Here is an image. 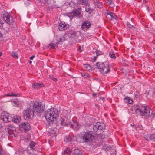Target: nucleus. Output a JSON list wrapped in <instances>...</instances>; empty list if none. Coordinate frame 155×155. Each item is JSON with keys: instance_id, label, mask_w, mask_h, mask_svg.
Masks as SVG:
<instances>
[{"instance_id": "1", "label": "nucleus", "mask_w": 155, "mask_h": 155, "mask_svg": "<svg viewBox=\"0 0 155 155\" xmlns=\"http://www.w3.org/2000/svg\"><path fill=\"white\" fill-rule=\"evenodd\" d=\"M45 117L47 120L54 121L58 117V111L54 108L48 109L45 111Z\"/></svg>"}, {"instance_id": "2", "label": "nucleus", "mask_w": 155, "mask_h": 155, "mask_svg": "<svg viewBox=\"0 0 155 155\" xmlns=\"http://www.w3.org/2000/svg\"><path fill=\"white\" fill-rule=\"evenodd\" d=\"M80 137L82 140L83 142L89 143H91L94 139V136L91 131L81 132L80 135Z\"/></svg>"}, {"instance_id": "3", "label": "nucleus", "mask_w": 155, "mask_h": 155, "mask_svg": "<svg viewBox=\"0 0 155 155\" xmlns=\"http://www.w3.org/2000/svg\"><path fill=\"white\" fill-rule=\"evenodd\" d=\"M95 66L99 69L100 73L103 75H105L110 71L108 63L97 62L95 64Z\"/></svg>"}, {"instance_id": "4", "label": "nucleus", "mask_w": 155, "mask_h": 155, "mask_svg": "<svg viewBox=\"0 0 155 155\" xmlns=\"http://www.w3.org/2000/svg\"><path fill=\"white\" fill-rule=\"evenodd\" d=\"M45 104L39 101H36L34 103L33 109L34 112L37 113H41L44 110Z\"/></svg>"}, {"instance_id": "5", "label": "nucleus", "mask_w": 155, "mask_h": 155, "mask_svg": "<svg viewBox=\"0 0 155 155\" xmlns=\"http://www.w3.org/2000/svg\"><path fill=\"white\" fill-rule=\"evenodd\" d=\"M136 111H138L141 113L142 115L146 116L147 117H150L149 115H146V114H149L150 113V107L148 106L140 105L136 109Z\"/></svg>"}, {"instance_id": "6", "label": "nucleus", "mask_w": 155, "mask_h": 155, "mask_svg": "<svg viewBox=\"0 0 155 155\" xmlns=\"http://www.w3.org/2000/svg\"><path fill=\"white\" fill-rule=\"evenodd\" d=\"M34 111L30 108H27L23 111V116L25 119L29 120L33 118L34 116Z\"/></svg>"}, {"instance_id": "7", "label": "nucleus", "mask_w": 155, "mask_h": 155, "mask_svg": "<svg viewBox=\"0 0 155 155\" xmlns=\"http://www.w3.org/2000/svg\"><path fill=\"white\" fill-rule=\"evenodd\" d=\"M81 11V8H79L76 10H74L71 12L68 13V16L71 19L75 18H80Z\"/></svg>"}, {"instance_id": "8", "label": "nucleus", "mask_w": 155, "mask_h": 155, "mask_svg": "<svg viewBox=\"0 0 155 155\" xmlns=\"http://www.w3.org/2000/svg\"><path fill=\"white\" fill-rule=\"evenodd\" d=\"M36 143L33 141L31 142L29 144V146H28L26 149V150L27 152L30 154H33L34 150H36Z\"/></svg>"}, {"instance_id": "9", "label": "nucleus", "mask_w": 155, "mask_h": 155, "mask_svg": "<svg viewBox=\"0 0 155 155\" xmlns=\"http://www.w3.org/2000/svg\"><path fill=\"white\" fill-rule=\"evenodd\" d=\"M3 18L6 23L8 24H11L13 22L12 17L8 13L5 12L3 14Z\"/></svg>"}, {"instance_id": "10", "label": "nucleus", "mask_w": 155, "mask_h": 155, "mask_svg": "<svg viewBox=\"0 0 155 155\" xmlns=\"http://www.w3.org/2000/svg\"><path fill=\"white\" fill-rule=\"evenodd\" d=\"M21 130L25 132L29 131L30 129V124L28 122H24L21 124L19 126Z\"/></svg>"}, {"instance_id": "11", "label": "nucleus", "mask_w": 155, "mask_h": 155, "mask_svg": "<svg viewBox=\"0 0 155 155\" xmlns=\"http://www.w3.org/2000/svg\"><path fill=\"white\" fill-rule=\"evenodd\" d=\"M2 114H3L2 120L5 122H8L12 120V117L7 112H4Z\"/></svg>"}, {"instance_id": "12", "label": "nucleus", "mask_w": 155, "mask_h": 155, "mask_svg": "<svg viewBox=\"0 0 155 155\" xmlns=\"http://www.w3.org/2000/svg\"><path fill=\"white\" fill-rule=\"evenodd\" d=\"M90 22L87 20H86L82 23L81 28L83 31H86L91 27Z\"/></svg>"}, {"instance_id": "13", "label": "nucleus", "mask_w": 155, "mask_h": 155, "mask_svg": "<svg viewBox=\"0 0 155 155\" xmlns=\"http://www.w3.org/2000/svg\"><path fill=\"white\" fill-rule=\"evenodd\" d=\"M65 40V39L64 36L61 35H56L54 40L58 44H61L62 42H63Z\"/></svg>"}, {"instance_id": "14", "label": "nucleus", "mask_w": 155, "mask_h": 155, "mask_svg": "<svg viewBox=\"0 0 155 155\" xmlns=\"http://www.w3.org/2000/svg\"><path fill=\"white\" fill-rule=\"evenodd\" d=\"M69 25L65 22H61L58 25V29L61 31L67 30L69 28Z\"/></svg>"}, {"instance_id": "15", "label": "nucleus", "mask_w": 155, "mask_h": 155, "mask_svg": "<svg viewBox=\"0 0 155 155\" xmlns=\"http://www.w3.org/2000/svg\"><path fill=\"white\" fill-rule=\"evenodd\" d=\"M145 140L147 141H155V134L147 135L144 137Z\"/></svg>"}, {"instance_id": "16", "label": "nucleus", "mask_w": 155, "mask_h": 155, "mask_svg": "<svg viewBox=\"0 0 155 155\" xmlns=\"http://www.w3.org/2000/svg\"><path fill=\"white\" fill-rule=\"evenodd\" d=\"M106 15L107 18H108L109 16H110L111 17L110 18V20H112L114 19H116L117 18V16L114 13L108 10H106Z\"/></svg>"}, {"instance_id": "17", "label": "nucleus", "mask_w": 155, "mask_h": 155, "mask_svg": "<svg viewBox=\"0 0 155 155\" xmlns=\"http://www.w3.org/2000/svg\"><path fill=\"white\" fill-rule=\"evenodd\" d=\"M45 86L44 84H40L39 83H34L32 85V87L35 89H37Z\"/></svg>"}, {"instance_id": "18", "label": "nucleus", "mask_w": 155, "mask_h": 155, "mask_svg": "<svg viewBox=\"0 0 155 155\" xmlns=\"http://www.w3.org/2000/svg\"><path fill=\"white\" fill-rule=\"evenodd\" d=\"M61 124L62 126H68L69 120L68 118L65 117L64 119H61L60 120Z\"/></svg>"}, {"instance_id": "19", "label": "nucleus", "mask_w": 155, "mask_h": 155, "mask_svg": "<svg viewBox=\"0 0 155 155\" xmlns=\"http://www.w3.org/2000/svg\"><path fill=\"white\" fill-rule=\"evenodd\" d=\"M67 34L70 38H72L76 36V31L75 30H71L68 32Z\"/></svg>"}, {"instance_id": "20", "label": "nucleus", "mask_w": 155, "mask_h": 155, "mask_svg": "<svg viewBox=\"0 0 155 155\" xmlns=\"http://www.w3.org/2000/svg\"><path fill=\"white\" fill-rule=\"evenodd\" d=\"M68 126H70L72 128H77L78 127V123L76 122H74L73 120L70 121L69 123Z\"/></svg>"}, {"instance_id": "21", "label": "nucleus", "mask_w": 155, "mask_h": 155, "mask_svg": "<svg viewBox=\"0 0 155 155\" xmlns=\"http://www.w3.org/2000/svg\"><path fill=\"white\" fill-rule=\"evenodd\" d=\"M12 120L16 123H19L21 120V116H14L12 118Z\"/></svg>"}, {"instance_id": "22", "label": "nucleus", "mask_w": 155, "mask_h": 155, "mask_svg": "<svg viewBox=\"0 0 155 155\" xmlns=\"http://www.w3.org/2000/svg\"><path fill=\"white\" fill-rule=\"evenodd\" d=\"M94 1L98 8L100 9L103 8V3L101 2H99L98 0H94Z\"/></svg>"}, {"instance_id": "23", "label": "nucleus", "mask_w": 155, "mask_h": 155, "mask_svg": "<svg viewBox=\"0 0 155 155\" xmlns=\"http://www.w3.org/2000/svg\"><path fill=\"white\" fill-rule=\"evenodd\" d=\"M77 2L78 4L86 6L88 5V0H77Z\"/></svg>"}, {"instance_id": "24", "label": "nucleus", "mask_w": 155, "mask_h": 155, "mask_svg": "<svg viewBox=\"0 0 155 155\" xmlns=\"http://www.w3.org/2000/svg\"><path fill=\"white\" fill-rule=\"evenodd\" d=\"M72 155H82V151L78 149H75L72 152Z\"/></svg>"}, {"instance_id": "25", "label": "nucleus", "mask_w": 155, "mask_h": 155, "mask_svg": "<svg viewBox=\"0 0 155 155\" xmlns=\"http://www.w3.org/2000/svg\"><path fill=\"white\" fill-rule=\"evenodd\" d=\"M71 150L68 147H67L64 150L63 153H62L63 155H71Z\"/></svg>"}, {"instance_id": "26", "label": "nucleus", "mask_w": 155, "mask_h": 155, "mask_svg": "<svg viewBox=\"0 0 155 155\" xmlns=\"http://www.w3.org/2000/svg\"><path fill=\"white\" fill-rule=\"evenodd\" d=\"M58 44L54 40L49 45V46H51L52 48H55Z\"/></svg>"}, {"instance_id": "27", "label": "nucleus", "mask_w": 155, "mask_h": 155, "mask_svg": "<svg viewBox=\"0 0 155 155\" xmlns=\"http://www.w3.org/2000/svg\"><path fill=\"white\" fill-rule=\"evenodd\" d=\"M87 5L88 7H86L85 11L88 13H89V14H91L94 10V8H91L89 7V4H88V5Z\"/></svg>"}, {"instance_id": "28", "label": "nucleus", "mask_w": 155, "mask_h": 155, "mask_svg": "<svg viewBox=\"0 0 155 155\" xmlns=\"http://www.w3.org/2000/svg\"><path fill=\"white\" fill-rule=\"evenodd\" d=\"M107 2L110 7L113 8L115 6V5L113 0H107Z\"/></svg>"}, {"instance_id": "29", "label": "nucleus", "mask_w": 155, "mask_h": 155, "mask_svg": "<svg viewBox=\"0 0 155 155\" xmlns=\"http://www.w3.org/2000/svg\"><path fill=\"white\" fill-rule=\"evenodd\" d=\"M64 140L66 142L70 143L72 141V139L70 137L69 135H66L65 136Z\"/></svg>"}, {"instance_id": "30", "label": "nucleus", "mask_w": 155, "mask_h": 155, "mask_svg": "<svg viewBox=\"0 0 155 155\" xmlns=\"http://www.w3.org/2000/svg\"><path fill=\"white\" fill-rule=\"evenodd\" d=\"M97 126H98V130H101L103 129L104 125L102 123L98 122H97Z\"/></svg>"}, {"instance_id": "31", "label": "nucleus", "mask_w": 155, "mask_h": 155, "mask_svg": "<svg viewBox=\"0 0 155 155\" xmlns=\"http://www.w3.org/2000/svg\"><path fill=\"white\" fill-rule=\"evenodd\" d=\"M49 132V134H51V136L52 137L56 136V134H57L54 130L52 129H50Z\"/></svg>"}, {"instance_id": "32", "label": "nucleus", "mask_w": 155, "mask_h": 155, "mask_svg": "<svg viewBox=\"0 0 155 155\" xmlns=\"http://www.w3.org/2000/svg\"><path fill=\"white\" fill-rule=\"evenodd\" d=\"M84 67L87 70H90L91 68V66L87 64L84 65Z\"/></svg>"}, {"instance_id": "33", "label": "nucleus", "mask_w": 155, "mask_h": 155, "mask_svg": "<svg viewBox=\"0 0 155 155\" xmlns=\"http://www.w3.org/2000/svg\"><path fill=\"white\" fill-rule=\"evenodd\" d=\"M98 126L96 123L95 125H94L93 127V130L94 131V132H96L98 130Z\"/></svg>"}, {"instance_id": "34", "label": "nucleus", "mask_w": 155, "mask_h": 155, "mask_svg": "<svg viewBox=\"0 0 155 155\" xmlns=\"http://www.w3.org/2000/svg\"><path fill=\"white\" fill-rule=\"evenodd\" d=\"M11 55L16 59H17L18 58V54L15 52H12Z\"/></svg>"}, {"instance_id": "35", "label": "nucleus", "mask_w": 155, "mask_h": 155, "mask_svg": "<svg viewBox=\"0 0 155 155\" xmlns=\"http://www.w3.org/2000/svg\"><path fill=\"white\" fill-rule=\"evenodd\" d=\"M81 74L82 76L84 78L89 77L88 74L85 72H82L81 73Z\"/></svg>"}, {"instance_id": "36", "label": "nucleus", "mask_w": 155, "mask_h": 155, "mask_svg": "<svg viewBox=\"0 0 155 155\" xmlns=\"http://www.w3.org/2000/svg\"><path fill=\"white\" fill-rule=\"evenodd\" d=\"M109 56L111 58H115L116 56L114 53L113 52H110L109 53Z\"/></svg>"}, {"instance_id": "37", "label": "nucleus", "mask_w": 155, "mask_h": 155, "mask_svg": "<svg viewBox=\"0 0 155 155\" xmlns=\"http://www.w3.org/2000/svg\"><path fill=\"white\" fill-rule=\"evenodd\" d=\"M125 99L128 101L127 102L129 104H131L133 103V101L128 97H126Z\"/></svg>"}, {"instance_id": "38", "label": "nucleus", "mask_w": 155, "mask_h": 155, "mask_svg": "<svg viewBox=\"0 0 155 155\" xmlns=\"http://www.w3.org/2000/svg\"><path fill=\"white\" fill-rule=\"evenodd\" d=\"M17 95L16 94H14V93L12 92L10 94H8L6 96H14L16 97L17 96Z\"/></svg>"}, {"instance_id": "39", "label": "nucleus", "mask_w": 155, "mask_h": 155, "mask_svg": "<svg viewBox=\"0 0 155 155\" xmlns=\"http://www.w3.org/2000/svg\"><path fill=\"white\" fill-rule=\"evenodd\" d=\"M69 5L73 8H75L76 6L75 3H74L72 2H71L69 3Z\"/></svg>"}, {"instance_id": "40", "label": "nucleus", "mask_w": 155, "mask_h": 155, "mask_svg": "<svg viewBox=\"0 0 155 155\" xmlns=\"http://www.w3.org/2000/svg\"><path fill=\"white\" fill-rule=\"evenodd\" d=\"M96 55H97V56H99V55H100L101 54H103V53H102V52L101 51H98V50H96Z\"/></svg>"}, {"instance_id": "41", "label": "nucleus", "mask_w": 155, "mask_h": 155, "mask_svg": "<svg viewBox=\"0 0 155 155\" xmlns=\"http://www.w3.org/2000/svg\"><path fill=\"white\" fill-rule=\"evenodd\" d=\"M4 153V151L2 147H0V155H2Z\"/></svg>"}, {"instance_id": "42", "label": "nucleus", "mask_w": 155, "mask_h": 155, "mask_svg": "<svg viewBox=\"0 0 155 155\" xmlns=\"http://www.w3.org/2000/svg\"><path fill=\"white\" fill-rule=\"evenodd\" d=\"M127 26L130 28H134V27L129 22H127Z\"/></svg>"}, {"instance_id": "43", "label": "nucleus", "mask_w": 155, "mask_h": 155, "mask_svg": "<svg viewBox=\"0 0 155 155\" xmlns=\"http://www.w3.org/2000/svg\"><path fill=\"white\" fill-rule=\"evenodd\" d=\"M49 76L50 78L55 82H56L57 81V79L56 78L53 77L52 76H51L50 75H49Z\"/></svg>"}, {"instance_id": "44", "label": "nucleus", "mask_w": 155, "mask_h": 155, "mask_svg": "<svg viewBox=\"0 0 155 155\" xmlns=\"http://www.w3.org/2000/svg\"><path fill=\"white\" fill-rule=\"evenodd\" d=\"M148 1V0H143V4H145L146 2H147Z\"/></svg>"}, {"instance_id": "45", "label": "nucleus", "mask_w": 155, "mask_h": 155, "mask_svg": "<svg viewBox=\"0 0 155 155\" xmlns=\"http://www.w3.org/2000/svg\"><path fill=\"white\" fill-rule=\"evenodd\" d=\"M1 20L0 19V28L2 27V23L1 22Z\"/></svg>"}, {"instance_id": "46", "label": "nucleus", "mask_w": 155, "mask_h": 155, "mask_svg": "<svg viewBox=\"0 0 155 155\" xmlns=\"http://www.w3.org/2000/svg\"><path fill=\"white\" fill-rule=\"evenodd\" d=\"M98 56H95L94 57V59H93V60H94V61H95L96 60V59L97 58V57Z\"/></svg>"}, {"instance_id": "47", "label": "nucleus", "mask_w": 155, "mask_h": 155, "mask_svg": "<svg viewBox=\"0 0 155 155\" xmlns=\"http://www.w3.org/2000/svg\"><path fill=\"white\" fill-rule=\"evenodd\" d=\"M35 55H32V56L30 58V59L31 60H33L34 58L35 57Z\"/></svg>"}, {"instance_id": "48", "label": "nucleus", "mask_w": 155, "mask_h": 155, "mask_svg": "<svg viewBox=\"0 0 155 155\" xmlns=\"http://www.w3.org/2000/svg\"><path fill=\"white\" fill-rule=\"evenodd\" d=\"M107 147H108V146L106 145H104L103 147V148L105 149H106Z\"/></svg>"}, {"instance_id": "49", "label": "nucleus", "mask_w": 155, "mask_h": 155, "mask_svg": "<svg viewBox=\"0 0 155 155\" xmlns=\"http://www.w3.org/2000/svg\"><path fill=\"white\" fill-rule=\"evenodd\" d=\"M146 5V7L147 8V10L148 11H149V7H148V6H147V5Z\"/></svg>"}, {"instance_id": "50", "label": "nucleus", "mask_w": 155, "mask_h": 155, "mask_svg": "<svg viewBox=\"0 0 155 155\" xmlns=\"http://www.w3.org/2000/svg\"><path fill=\"white\" fill-rule=\"evenodd\" d=\"M78 50L79 51H80V52H81V51H82V50H81V49H78Z\"/></svg>"}, {"instance_id": "51", "label": "nucleus", "mask_w": 155, "mask_h": 155, "mask_svg": "<svg viewBox=\"0 0 155 155\" xmlns=\"http://www.w3.org/2000/svg\"><path fill=\"white\" fill-rule=\"evenodd\" d=\"M2 55V53L0 52V56H1Z\"/></svg>"}, {"instance_id": "52", "label": "nucleus", "mask_w": 155, "mask_h": 155, "mask_svg": "<svg viewBox=\"0 0 155 155\" xmlns=\"http://www.w3.org/2000/svg\"><path fill=\"white\" fill-rule=\"evenodd\" d=\"M2 127L1 125L0 124V128H1Z\"/></svg>"}, {"instance_id": "53", "label": "nucleus", "mask_w": 155, "mask_h": 155, "mask_svg": "<svg viewBox=\"0 0 155 155\" xmlns=\"http://www.w3.org/2000/svg\"><path fill=\"white\" fill-rule=\"evenodd\" d=\"M31 62H31V61H29V63H31Z\"/></svg>"}, {"instance_id": "54", "label": "nucleus", "mask_w": 155, "mask_h": 155, "mask_svg": "<svg viewBox=\"0 0 155 155\" xmlns=\"http://www.w3.org/2000/svg\"><path fill=\"white\" fill-rule=\"evenodd\" d=\"M95 95H93V96H94Z\"/></svg>"}, {"instance_id": "55", "label": "nucleus", "mask_w": 155, "mask_h": 155, "mask_svg": "<svg viewBox=\"0 0 155 155\" xmlns=\"http://www.w3.org/2000/svg\"><path fill=\"white\" fill-rule=\"evenodd\" d=\"M95 95H93V96H94Z\"/></svg>"}]
</instances>
